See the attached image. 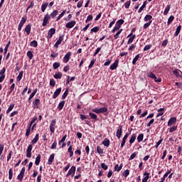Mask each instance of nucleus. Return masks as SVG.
<instances>
[{"label":"nucleus","instance_id":"nucleus-1","mask_svg":"<svg viewBox=\"0 0 182 182\" xmlns=\"http://www.w3.org/2000/svg\"><path fill=\"white\" fill-rule=\"evenodd\" d=\"M123 23H124V20H123V19L118 20L115 23V26H114V29L112 31V33H114V32H116V31H119V29H120V28H122V25H123Z\"/></svg>","mask_w":182,"mask_h":182},{"label":"nucleus","instance_id":"nucleus-2","mask_svg":"<svg viewBox=\"0 0 182 182\" xmlns=\"http://www.w3.org/2000/svg\"><path fill=\"white\" fill-rule=\"evenodd\" d=\"M92 112H94V113H106V112H107V107H101V108H95V109H92Z\"/></svg>","mask_w":182,"mask_h":182},{"label":"nucleus","instance_id":"nucleus-3","mask_svg":"<svg viewBox=\"0 0 182 182\" xmlns=\"http://www.w3.org/2000/svg\"><path fill=\"white\" fill-rule=\"evenodd\" d=\"M32 149H33V146L32 144L28 145L26 149V157H28V159L32 157Z\"/></svg>","mask_w":182,"mask_h":182},{"label":"nucleus","instance_id":"nucleus-4","mask_svg":"<svg viewBox=\"0 0 182 182\" xmlns=\"http://www.w3.org/2000/svg\"><path fill=\"white\" fill-rule=\"evenodd\" d=\"M127 38H129L127 45H130L131 43H133V41L136 39V35H133V32H131V33L127 36Z\"/></svg>","mask_w":182,"mask_h":182},{"label":"nucleus","instance_id":"nucleus-5","mask_svg":"<svg viewBox=\"0 0 182 182\" xmlns=\"http://www.w3.org/2000/svg\"><path fill=\"white\" fill-rule=\"evenodd\" d=\"M55 128H56V119H53L50 124V131L52 133H55Z\"/></svg>","mask_w":182,"mask_h":182},{"label":"nucleus","instance_id":"nucleus-6","mask_svg":"<svg viewBox=\"0 0 182 182\" xmlns=\"http://www.w3.org/2000/svg\"><path fill=\"white\" fill-rule=\"evenodd\" d=\"M50 19V16L48 14H46L43 18V21L42 23L43 26H46L48 23H49V20Z\"/></svg>","mask_w":182,"mask_h":182},{"label":"nucleus","instance_id":"nucleus-7","mask_svg":"<svg viewBox=\"0 0 182 182\" xmlns=\"http://www.w3.org/2000/svg\"><path fill=\"white\" fill-rule=\"evenodd\" d=\"M26 17H23L18 24V31H22V27L23 25H25V23L26 22Z\"/></svg>","mask_w":182,"mask_h":182},{"label":"nucleus","instance_id":"nucleus-8","mask_svg":"<svg viewBox=\"0 0 182 182\" xmlns=\"http://www.w3.org/2000/svg\"><path fill=\"white\" fill-rule=\"evenodd\" d=\"M56 29L55 28H50L48 32V39H52V36H53L54 33H55Z\"/></svg>","mask_w":182,"mask_h":182},{"label":"nucleus","instance_id":"nucleus-9","mask_svg":"<svg viewBox=\"0 0 182 182\" xmlns=\"http://www.w3.org/2000/svg\"><path fill=\"white\" fill-rule=\"evenodd\" d=\"M70 56H72V53L68 52L63 58V62L64 63H68V62H69V60H70Z\"/></svg>","mask_w":182,"mask_h":182},{"label":"nucleus","instance_id":"nucleus-10","mask_svg":"<svg viewBox=\"0 0 182 182\" xmlns=\"http://www.w3.org/2000/svg\"><path fill=\"white\" fill-rule=\"evenodd\" d=\"M176 122H177V118L171 117L170 119L168 122V127H171V126H173V124H176Z\"/></svg>","mask_w":182,"mask_h":182},{"label":"nucleus","instance_id":"nucleus-11","mask_svg":"<svg viewBox=\"0 0 182 182\" xmlns=\"http://www.w3.org/2000/svg\"><path fill=\"white\" fill-rule=\"evenodd\" d=\"M76 171V166H72L70 170L68 171V173L66 174V177H69V176H73Z\"/></svg>","mask_w":182,"mask_h":182},{"label":"nucleus","instance_id":"nucleus-12","mask_svg":"<svg viewBox=\"0 0 182 182\" xmlns=\"http://www.w3.org/2000/svg\"><path fill=\"white\" fill-rule=\"evenodd\" d=\"M75 25H76V21L73 20V21H71L67 23L65 26L68 29H72V28H73V26H75Z\"/></svg>","mask_w":182,"mask_h":182},{"label":"nucleus","instance_id":"nucleus-13","mask_svg":"<svg viewBox=\"0 0 182 182\" xmlns=\"http://www.w3.org/2000/svg\"><path fill=\"white\" fill-rule=\"evenodd\" d=\"M5 68H4L0 71V83H2L4 82V79H5Z\"/></svg>","mask_w":182,"mask_h":182},{"label":"nucleus","instance_id":"nucleus-14","mask_svg":"<svg viewBox=\"0 0 182 182\" xmlns=\"http://www.w3.org/2000/svg\"><path fill=\"white\" fill-rule=\"evenodd\" d=\"M117 66H119V60H116L113 64H112L109 67L110 70H114L117 69Z\"/></svg>","mask_w":182,"mask_h":182},{"label":"nucleus","instance_id":"nucleus-15","mask_svg":"<svg viewBox=\"0 0 182 182\" xmlns=\"http://www.w3.org/2000/svg\"><path fill=\"white\" fill-rule=\"evenodd\" d=\"M60 92H62V88H58L53 95V99H56L60 95Z\"/></svg>","mask_w":182,"mask_h":182},{"label":"nucleus","instance_id":"nucleus-16","mask_svg":"<svg viewBox=\"0 0 182 182\" xmlns=\"http://www.w3.org/2000/svg\"><path fill=\"white\" fill-rule=\"evenodd\" d=\"M116 136L118 139H120L122 137V126H119L117 130Z\"/></svg>","mask_w":182,"mask_h":182},{"label":"nucleus","instance_id":"nucleus-17","mask_svg":"<svg viewBox=\"0 0 182 182\" xmlns=\"http://www.w3.org/2000/svg\"><path fill=\"white\" fill-rule=\"evenodd\" d=\"M32 28V25L28 24L26 26L24 31L27 33V35H31V29Z\"/></svg>","mask_w":182,"mask_h":182},{"label":"nucleus","instance_id":"nucleus-18","mask_svg":"<svg viewBox=\"0 0 182 182\" xmlns=\"http://www.w3.org/2000/svg\"><path fill=\"white\" fill-rule=\"evenodd\" d=\"M123 168V164H121L119 166V164L115 165L114 171H120Z\"/></svg>","mask_w":182,"mask_h":182},{"label":"nucleus","instance_id":"nucleus-19","mask_svg":"<svg viewBox=\"0 0 182 182\" xmlns=\"http://www.w3.org/2000/svg\"><path fill=\"white\" fill-rule=\"evenodd\" d=\"M102 144L105 145V147H109V146H110V140H109L107 138H105L102 141Z\"/></svg>","mask_w":182,"mask_h":182},{"label":"nucleus","instance_id":"nucleus-20","mask_svg":"<svg viewBox=\"0 0 182 182\" xmlns=\"http://www.w3.org/2000/svg\"><path fill=\"white\" fill-rule=\"evenodd\" d=\"M55 159V154H52L48 159V164L50 166L53 163Z\"/></svg>","mask_w":182,"mask_h":182},{"label":"nucleus","instance_id":"nucleus-21","mask_svg":"<svg viewBox=\"0 0 182 182\" xmlns=\"http://www.w3.org/2000/svg\"><path fill=\"white\" fill-rule=\"evenodd\" d=\"M97 152L98 153V154H105V149L98 146H97Z\"/></svg>","mask_w":182,"mask_h":182},{"label":"nucleus","instance_id":"nucleus-22","mask_svg":"<svg viewBox=\"0 0 182 182\" xmlns=\"http://www.w3.org/2000/svg\"><path fill=\"white\" fill-rule=\"evenodd\" d=\"M144 176H146L143 179H142V182H147V180H149V178H150V173L145 172L144 173Z\"/></svg>","mask_w":182,"mask_h":182},{"label":"nucleus","instance_id":"nucleus-23","mask_svg":"<svg viewBox=\"0 0 182 182\" xmlns=\"http://www.w3.org/2000/svg\"><path fill=\"white\" fill-rule=\"evenodd\" d=\"M164 114V108H161L158 109V114L156 117H160V116H163Z\"/></svg>","mask_w":182,"mask_h":182},{"label":"nucleus","instance_id":"nucleus-24","mask_svg":"<svg viewBox=\"0 0 182 182\" xmlns=\"http://www.w3.org/2000/svg\"><path fill=\"white\" fill-rule=\"evenodd\" d=\"M137 137V135L136 134H133L131 136V139L129 140L130 144H133L134 143V141L136 140V138Z\"/></svg>","mask_w":182,"mask_h":182},{"label":"nucleus","instance_id":"nucleus-25","mask_svg":"<svg viewBox=\"0 0 182 182\" xmlns=\"http://www.w3.org/2000/svg\"><path fill=\"white\" fill-rule=\"evenodd\" d=\"M38 140H39V134H36L34 139L31 141L32 144H36Z\"/></svg>","mask_w":182,"mask_h":182},{"label":"nucleus","instance_id":"nucleus-26","mask_svg":"<svg viewBox=\"0 0 182 182\" xmlns=\"http://www.w3.org/2000/svg\"><path fill=\"white\" fill-rule=\"evenodd\" d=\"M41 154H38L36 158V161H35L36 166H39V163H41Z\"/></svg>","mask_w":182,"mask_h":182},{"label":"nucleus","instance_id":"nucleus-27","mask_svg":"<svg viewBox=\"0 0 182 182\" xmlns=\"http://www.w3.org/2000/svg\"><path fill=\"white\" fill-rule=\"evenodd\" d=\"M89 115L90 116V119L92 120H97V115L93 112H90Z\"/></svg>","mask_w":182,"mask_h":182},{"label":"nucleus","instance_id":"nucleus-28","mask_svg":"<svg viewBox=\"0 0 182 182\" xmlns=\"http://www.w3.org/2000/svg\"><path fill=\"white\" fill-rule=\"evenodd\" d=\"M58 15V10H54L50 15V18H55L56 17V16Z\"/></svg>","mask_w":182,"mask_h":182},{"label":"nucleus","instance_id":"nucleus-29","mask_svg":"<svg viewBox=\"0 0 182 182\" xmlns=\"http://www.w3.org/2000/svg\"><path fill=\"white\" fill-rule=\"evenodd\" d=\"M65 106V101H61L58 106V110H62Z\"/></svg>","mask_w":182,"mask_h":182},{"label":"nucleus","instance_id":"nucleus-30","mask_svg":"<svg viewBox=\"0 0 182 182\" xmlns=\"http://www.w3.org/2000/svg\"><path fill=\"white\" fill-rule=\"evenodd\" d=\"M153 18V16H151V15H146L145 16V17L144 18V22H147V21H151V19Z\"/></svg>","mask_w":182,"mask_h":182},{"label":"nucleus","instance_id":"nucleus-31","mask_svg":"<svg viewBox=\"0 0 182 182\" xmlns=\"http://www.w3.org/2000/svg\"><path fill=\"white\" fill-rule=\"evenodd\" d=\"M181 31V26H178L176 28V31L175 32L174 36H178V34L180 33Z\"/></svg>","mask_w":182,"mask_h":182},{"label":"nucleus","instance_id":"nucleus-32","mask_svg":"<svg viewBox=\"0 0 182 182\" xmlns=\"http://www.w3.org/2000/svg\"><path fill=\"white\" fill-rule=\"evenodd\" d=\"M144 137V134H141L137 137V141L138 143H141V141H143V138Z\"/></svg>","mask_w":182,"mask_h":182},{"label":"nucleus","instance_id":"nucleus-33","mask_svg":"<svg viewBox=\"0 0 182 182\" xmlns=\"http://www.w3.org/2000/svg\"><path fill=\"white\" fill-rule=\"evenodd\" d=\"M48 3H45V4H43L41 5V11H42L43 12H45V11L46 10V9L48 8Z\"/></svg>","mask_w":182,"mask_h":182},{"label":"nucleus","instance_id":"nucleus-34","mask_svg":"<svg viewBox=\"0 0 182 182\" xmlns=\"http://www.w3.org/2000/svg\"><path fill=\"white\" fill-rule=\"evenodd\" d=\"M22 76H23V71H21L17 77L18 82H21L22 80Z\"/></svg>","mask_w":182,"mask_h":182},{"label":"nucleus","instance_id":"nucleus-35","mask_svg":"<svg viewBox=\"0 0 182 182\" xmlns=\"http://www.w3.org/2000/svg\"><path fill=\"white\" fill-rule=\"evenodd\" d=\"M63 76L62 73H58L54 75L55 79H61Z\"/></svg>","mask_w":182,"mask_h":182},{"label":"nucleus","instance_id":"nucleus-36","mask_svg":"<svg viewBox=\"0 0 182 182\" xmlns=\"http://www.w3.org/2000/svg\"><path fill=\"white\" fill-rule=\"evenodd\" d=\"M30 46H32L33 48H36L38 46V41H33L30 43Z\"/></svg>","mask_w":182,"mask_h":182},{"label":"nucleus","instance_id":"nucleus-37","mask_svg":"<svg viewBox=\"0 0 182 182\" xmlns=\"http://www.w3.org/2000/svg\"><path fill=\"white\" fill-rule=\"evenodd\" d=\"M12 177H14V172L12 171V168H10L9 171V179L12 180Z\"/></svg>","mask_w":182,"mask_h":182},{"label":"nucleus","instance_id":"nucleus-38","mask_svg":"<svg viewBox=\"0 0 182 182\" xmlns=\"http://www.w3.org/2000/svg\"><path fill=\"white\" fill-rule=\"evenodd\" d=\"M32 127H31V125L28 126L26 132V137H29V134H31V130H32L31 129Z\"/></svg>","mask_w":182,"mask_h":182},{"label":"nucleus","instance_id":"nucleus-39","mask_svg":"<svg viewBox=\"0 0 182 182\" xmlns=\"http://www.w3.org/2000/svg\"><path fill=\"white\" fill-rule=\"evenodd\" d=\"M174 21V16H171L167 21V25H171V23Z\"/></svg>","mask_w":182,"mask_h":182},{"label":"nucleus","instance_id":"nucleus-40","mask_svg":"<svg viewBox=\"0 0 182 182\" xmlns=\"http://www.w3.org/2000/svg\"><path fill=\"white\" fill-rule=\"evenodd\" d=\"M60 67V63L55 62L53 64V69L56 70L58 68Z\"/></svg>","mask_w":182,"mask_h":182},{"label":"nucleus","instance_id":"nucleus-41","mask_svg":"<svg viewBox=\"0 0 182 182\" xmlns=\"http://www.w3.org/2000/svg\"><path fill=\"white\" fill-rule=\"evenodd\" d=\"M27 56L30 60H31L32 58H33V53L32 51L29 50L27 52Z\"/></svg>","mask_w":182,"mask_h":182},{"label":"nucleus","instance_id":"nucleus-42","mask_svg":"<svg viewBox=\"0 0 182 182\" xmlns=\"http://www.w3.org/2000/svg\"><path fill=\"white\" fill-rule=\"evenodd\" d=\"M100 30V27H99V26H95V27H94V28H92L91 29V33H92V32H95V33H96L97 32H99Z\"/></svg>","mask_w":182,"mask_h":182},{"label":"nucleus","instance_id":"nucleus-43","mask_svg":"<svg viewBox=\"0 0 182 182\" xmlns=\"http://www.w3.org/2000/svg\"><path fill=\"white\" fill-rule=\"evenodd\" d=\"M73 80H75V77H70V76H68L66 85H69Z\"/></svg>","mask_w":182,"mask_h":182},{"label":"nucleus","instance_id":"nucleus-44","mask_svg":"<svg viewBox=\"0 0 182 182\" xmlns=\"http://www.w3.org/2000/svg\"><path fill=\"white\" fill-rule=\"evenodd\" d=\"M139 58H140V54H138V55H136L134 57V58L133 60H132V63H133L134 65H136V62H137V61L139 60Z\"/></svg>","mask_w":182,"mask_h":182},{"label":"nucleus","instance_id":"nucleus-45","mask_svg":"<svg viewBox=\"0 0 182 182\" xmlns=\"http://www.w3.org/2000/svg\"><path fill=\"white\" fill-rule=\"evenodd\" d=\"M146 1L144 2V4H142V6L139 8V11H138V13L139 14H141V12L143 11V9H144V8H146Z\"/></svg>","mask_w":182,"mask_h":182},{"label":"nucleus","instance_id":"nucleus-46","mask_svg":"<svg viewBox=\"0 0 182 182\" xmlns=\"http://www.w3.org/2000/svg\"><path fill=\"white\" fill-rule=\"evenodd\" d=\"M68 153H70V157L73 156V151L72 150V145H70L68 149Z\"/></svg>","mask_w":182,"mask_h":182},{"label":"nucleus","instance_id":"nucleus-47","mask_svg":"<svg viewBox=\"0 0 182 182\" xmlns=\"http://www.w3.org/2000/svg\"><path fill=\"white\" fill-rule=\"evenodd\" d=\"M14 107H15V105L12 104L9 106V107L8 108V109L6 110V113H10V112H12V109H14Z\"/></svg>","mask_w":182,"mask_h":182},{"label":"nucleus","instance_id":"nucleus-48","mask_svg":"<svg viewBox=\"0 0 182 182\" xmlns=\"http://www.w3.org/2000/svg\"><path fill=\"white\" fill-rule=\"evenodd\" d=\"M33 104L34 106H38V105H41V100L39 99H36L33 102Z\"/></svg>","mask_w":182,"mask_h":182},{"label":"nucleus","instance_id":"nucleus-49","mask_svg":"<svg viewBox=\"0 0 182 182\" xmlns=\"http://www.w3.org/2000/svg\"><path fill=\"white\" fill-rule=\"evenodd\" d=\"M151 21H149L148 23H145L144 26H143V28L144 29H147V28H149V26H150L151 25Z\"/></svg>","mask_w":182,"mask_h":182},{"label":"nucleus","instance_id":"nucleus-50","mask_svg":"<svg viewBox=\"0 0 182 182\" xmlns=\"http://www.w3.org/2000/svg\"><path fill=\"white\" fill-rule=\"evenodd\" d=\"M9 45H11V41H9V43L6 45V47L4 48V55H6V52H8Z\"/></svg>","mask_w":182,"mask_h":182},{"label":"nucleus","instance_id":"nucleus-51","mask_svg":"<svg viewBox=\"0 0 182 182\" xmlns=\"http://www.w3.org/2000/svg\"><path fill=\"white\" fill-rule=\"evenodd\" d=\"M169 11H170V5H168L164 10V15H167Z\"/></svg>","mask_w":182,"mask_h":182},{"label":"nucleus","instance_id":"nucleus-52","mask_svg":"<svg viewBox=\"0 0 182 182\" xmlns=\"http://www.w3.org/2000/svg\"><path fill=\"white\" fill-rule=\"evenodd\" d=\"M68 95H69V91L66 90L62 95V99H66V97H68Z\"/></svg>","mask_w":182,"mask_h":182},{"label":"nucleus","instance_id":"nucleus-53","mask_svg":"<svg viewBox=\"0 0 182 182\" xmlns=\"http://www.w3.org/2000/svg\"><path fill=\"white\" fill-rule=\"evenodd\" d=\"M62 42H63V36H60L58 40L56 41V43H58L59 45H60Z\"/></svg>","mask_w":182,"mask_h":182},{"label":"nucleus","instance_id":"nucleus-54","mask_svg":"<svg viewBox=\"0 0 182 182\" xmlns=\"http://www.w3.org/2000/svg\"><path fill=\"white\" fill-rule=\"evenodd\" d=\"M176 130H177V126H173L170 128L169 133H173V132H176Z\"/></svg>","mask_w":182,"mask_h":182},{"label":"nucleus","instance_id":"nucleus-55","mask_svg":"<svg viewBox=\"0 0 182 182\" xmlns=\"http://www.w3.org/2000/svg\"><path fill=\"white\" fill-rule=\"evenodd\" d=\"M101 167L103 170H107V168H109V166L105 163L101 164Z\"/></svg>","mask_w":182,"mask_h":182},{"label":"nucleus","instance_id":"nucleus-56","mask_svg":"<svg viewBox=\"0 0 182 182\" xmlns=\"http://www.w3.org/2000/svg\"><path fill=\"white\" fill-rule=\"evenodd\" d=\"M129 174H130V171H129V169H127L125 171H124L123 176L126 178Z\"/></svg>","mask_w":182,"mask_h":182},{"label":"nucleus","instance_id":"nucleus-57","mask_svg":"<svg viewBox=\"0 0 182 182\" xmlns=\"http://www.w3.org/2000/svg\"><path fill=\"white\" fill-rule=\"evenodd\" d=\"M92 20H93V16L92 15H89L87 17V19H86L85 22L87 23V22H90V21H92Z\"/></svg>","mask_w":182,"mask_h":182},{"label":"nucleus","instance_id":"nucleus-58","mask_svg":"<svg viewBox=\"0 0 182 182\" xmlns=\"http://www.w3.org/2000/svg\"><path fill=\"white\" fill-rule=\"evenodd\" d=\"M151 48V44L149 45H146L145 46V47L144 48V52H146V50H149Z\"/></svg>","mask_w":182,"mask_h":182},{"label":"nucleus","instance_id":"nucleus-59","mask_svg":"<svg viewBox=\"0 0 182 182\" xmlns=\"http://www.w3.org/2000/svg\"><path fill=\"white\" fill-rule=\"evenodd\" d=\"M35 6V3L33 1H31L28 7L27 8L26 12H28V9H31Z\"/></svg>","mask_w":182,"mask_h":182},{"label":"nucleus","instance_id":"nucleus-60","mask_svg":"<svg viewBox=\"0 0 182 182\" xmlns=\"http://www.w3.org/2000/svg\"><path fill=\"white\" fill-rule=\"evenodd\" d=\"M56 146H58V143L55 141L51 145V150H55V149H56Z\"/></svg>","mask_w":182,"mask_h":182},{"label":"nucleus","instance_id":"nucleus-61","mask_svg":"<svg viewBox=\"0 0 182 182\" xmlns=\"http://www.w3.org/2000/svg\"><path fill=\"white\" fill-rule=\"evenodd\" d=\"M56 85V82H55V80H50V86H52V87H55V85Z\"/></svg>","mask_w":182,"mask_h":182},{"label":"nucleus","instance_id":"nucleus-62","mask_svg":"<svg viewBox=\"0 0 182 182\" xmlns=\"http://www.w3.org/2000/svg\"><path fill=\"white\" fill-rule=\"evenodd\" d=\"M148 76H149V77H151V79H156V75H154V73H149V74H148Z\"/></svg>","mask_w":182,"mask_h":182},{"label":"nucleus","instance_id":"nucleus-63","mask_svg":"<svg viewBox=\"0 0 182 182\" xmlns=\"http://www.w3.org/2000/svg\"><path fill=\"white\" fill-rule=\"evenodd\" d=\"M18 180H19V181H22V180H23V175H22V173H19L17 176Z\"/></svg>","mask_w":182,"mask_h":182},{"label":"nucleus","instance_id":"nucleus-64","mask_svg":"<svg viewBox=\"0 0 182 182\" xmlns=\"http://www.w3.org/2000/svg\"><path fill=\"white\" fill-rule=\"evenodd\" d=\"M137 156V152H134L129 158V160H133V159H134V157H136Z\"/></svg>","mask_w":182,"mask_h":182}]
</instances>
